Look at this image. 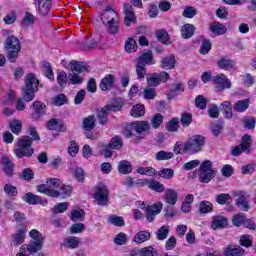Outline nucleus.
I'll return each instance as SVG.
<instances>
[{
	"mask_svg": "<svg viewBox=\"0 0 256 256\" xmlns=\"http://www.w3.org/2000/svg\"><path fill=\"white\" fill-rule=\"evenodd\" d=\"M159 177H162V179H167L168 181H171L175 175V171L171 168H164L158 172Z\"/></svg>",
	"mask_w": 256,
	"mask_h": 256,
	"instance_id": "obj_48",
	"label": "nucleus"
},
{
	"mask_svg": "<svg viewBox=\"0 0 256 256\" xmlns=\"http://www.w3.org/2000/svg\"><path fill=\"white\" fill-rule=\"evenodd\" d=\"M79 245H81V239L75 236H70L64 240V247L67 249H77Z\"/></svg>",
	"mask_w": 256,
	"mask_h": 256,
	"instance_id": "obj_34",
	"label": "nucleus"
},
{
	"mask_svg": "<svg viewBox=\"0 0 256 256\" xmlns=\"http://www.w3.org/2000/svg\"><path fill=\"white\" fill-rule=\"evenodd\" d=\"M137 173L139 175H148V177H153V175H157V170L153 167H139L137 169Z\"/></svg>",
	"mask_w": 256,
	"mask_h": 256,
	"instance_id": "obj_49",
	"label": "nucleus"
},
{
	"mask_svg": "<svg viewBox=\"0 0 256 256\" xmlns=\"http://www.w3.org/2000/svg\"><path fill=\"white\" fill-rule=\"evenodd\" d=\"M41 65L43 75H45L47 79H50V81H55V75L53 74V68L51 67V63L43 61Z\"/></svg>",
	"mask_w": 256,
	"mask_h": 256,
	"instance_id": "obj_31",
	"label": "nucleus"
},
{
	"mask_svg": "<svg viewBox=\"0 0 256 256\" xmlns=\"http://www.w3.org/2000/svg\"><path fill=\"white\" fill-rule=\"evenodd\" d=\"M169 80V73L163 71L160 73H152L147 76V84L149 87H158L161 83Z\"/></svg>",
	"mask_w": 256,
	"mask_h": 256,
	"instance_id": "obj_11",
	"label": "nucleus"
},
{
	"mask_svg": "<svg viewBox=\"0 0 256 256\" xmlns=\"http://www.w3.org/2000/svg\"><path fill=\"white\" fill-rule=\"evenodd\" d=\"M60 180L58 178H49L46 184L37 186V192L48 195V197H57L55 189H59Z\"/></svg>",
	"mask_w": 256,
	"mask_h": 256,
	"instance_id": "obj_7",
	"label": "nucleus"
},
{
	"mask_svg": "<svg viewBox=\"0 0 256 256\" xmlns=\"http://www.w3.org/2000/svg\"><path fill=\"white\" fill-rule=\"evenodd\" d=\"M70 67H71V71L72 73H85V71H87V66H85V64H83V62H76V61H72L70 62Z\"/></svg>",
	"mask_w": 256,
	"mask_h": 256,
	"instance_id": "obj_39",
	"label": "nucleus"
},
{
	"mask_svg": "<svg viewBox=\"0 0 256 256\" xmlns=\"http://www.w3.org/2000/svg\"><path fill=\"white\" fill-rule=\"evenodd\" d=\"M111 149H121L123 147V140L119 136H115L111 139L109 145Z\"/></svg>",
	"mask_w": 256,
	"mask_h": 256,
	"instance_id": "obj_55",
	"label": "nucleus"
},
{
	"mask_svg": "<svg viewBox=\"0 0 256 256\" xmlns=\"http://www.w3.org/2000/svg\"><path fill=\"white\" fill-rule=\"evenodd\" d=\"M4 192L8 197H17V187L13 186L12 184H5L4 185Z\"/></svg>",
	"mask_w": 256,
	"mask_h": 256,
	"instance_id": "obj_61",
	"label": "nucleus"
},
{
	"mask_svg": "<svg viewBox=\"0 0 256 256\" xmlns=\"http://www.w3.org/2000/svg\"><path fill=\"white\" fill-rule=\"evenodd\" d=\"M56 81L60 87H67V72L61 71L57 74Z\"/></svg>",
	"mask_w": 256,
	"mask_h": 256,
	"instance_id": "obj_59",
	"label": "nucleus"
},
{
	"mask_svg": "<svg viewBox=\"0 0 256 256\" xmlns=\"http://www.w3.org/2000/svg\"><path fill=\"white\" fill-rule=\"evenodd\" d=\"M22 199L28 203V205H43V207L47 205V200H44L40 196H37L31 192L26 193Z\"/></svg>",
	"mask_w": 256,
	"mask_h": 256,
	"instance_id": "obj_15",
	"label": "nucleus"
},
{
	"mask_svg": "<svg viewBox=\"0 0 256 256\" xmlns=\"http://www.w3.org/2000/svg\"><path fill=\"white\" fill-rule=\"evenodd\" d=\"M121 109V106L119 105H107L104 108H101L97 111V119L101 125H107V117L109 115V111H119Z\"/></svg>",
	"mask_w": 256,
	"mask_h": 256,
	"instance_id": "obj_13",
	"label": "nucleus"
},
{
	"mask_svg": "<svg viewBox=\"0 0 256 256\" xmlns=\"http://www.w3.org/2000/svg\"><path fill=\"white\" fill-rule=\"evenodd\" d=\"M199 211L202 215L211 213V211H213V204L209 201L204 200L199 204Z\"/></svg>",
	"mask_w": 256,
	"mask_h": 256,
	"instance_id": "obj_43",
	"label": "nucleus"
},
{
	"mask_svg": "<svg viewBox=\"0 0 256 256\" xmlns=\"http://www.w3.org/2000/svg\"><path fill=\"white\" fill-rule=\"evenodd\" d=\"M68 79L72 85H81L83 83V76L77 72L70 73Z\"/></svg>",
	"mask_w": 256,
	"mask_h": 256,
	"instance_id": "obj_47",
	"label": "nucleus"
},
{
	"mask_svg": "<svg viewBox=\"0 0 256 256\" xmlns=\"http://www.w3.org/2000/svg\"><path fill=\"white\" fill-rule=\"evenodd\" d=\"M245 255V249L241 246L228 245L224 248V256H243Z\"/></svg>",
	"mask_w": 256,
	"mask_h": 256,
	"instance_id": "obj_21",
	"label": "nucleus"
},
{
	"mask_svg": "<svg viewBox=\"0 0 256 256\" xmlns=\"http://www.w3.org/2000/svg\"><path fill=\"white\" fill-rule=\"evenodd\" d=\"M142 185H146L148 189L155 191L156 193H163L165 191V185L161 184V182L153 179H143Z\"/></svg>",
	"mask_w": 256,
	"mask_h": 256,
	"instance_id": "obj_16",
	"label": "nucleus"
},
{
	"mask_svg": "<svg viewBox=\"0 0 256 256\" xmlns=\"http://www.w3.org/2000/svg\"><path fill=\"white\" fill-rule=\"evenodd\" d=\"M133 166L131 165V162L127 160H121L118 163V173L121 175H129V173H132Z\"/></svg>",
	"mask_w": 256,
	"mask_h": 256,
	"instance_id": "obj_27",
	"label": "nucleus"
},
{
	"mask_svg": "<svg viewBox=\"0 0 256 256\" xmlns=\"http://www.w3.org/2000/svg\"><path fill=\"white\" fill-rule=\"evenodd\" d=\"M25 235H27V228H20L12 235V243L19 247L25 243Z\"/></svg>",
	"mask_w": 256,
	"mask_h": 256,
	"instance_id": "obj_22",
	"label": "nucleus"
},
{
	"mask_svg": "<svg viewBox=\"0 0 256 256\" xmlns=\"http://www.w3.org/2000/svg\"><path fill=\"white\" fill-rule=\"evenodd\" d=\"M117 19L119 18L117 17V12L114 10H106L101 15V21L104 23V25H107L113 21H117Z\"/></svg>",
	"mask_w": 256,
	"mask_h": 256,
	"instance_id": "obj_26",
	"label": "nucleus"
},
{
	"mask_svg": "<svg viewBox=\"0 0 256 256\" xmlns=\"http://www.w3.org/2000/svg\"><path fill=\"white\" fill-rule=\"evenodd\" d=\"M174 154L173 152H167L164 150H161L156 153L155 159L156 161H168V159H173Z\"/></svg>",
	"mask_w": 256,
	"mask_h": 256,
	"instance_id": "obj_44",
	"label": "nucleus"
},
{
	"mask_svg": "<svg viewBox=\"0 0 256 256\" xmlns=\"http://www.w3.org/2000/svg\"><path fill=\"white\" fill-rule=\"evenodd\" d=\"M108 223L114 225L115 227H123L125 225V220L121 216L110 215L108 217Z\"/></svg>",
	"mask_w": 256,
	"mask_h": 256,
	"instance_id": "obj_41",
	"label": "nucleus"
},
{
	"mask_svg": "<svg viewBox=\"0 0 256 256\" xmlns=\"http://www.w3.org/2000/svg\"><path fill=\"white\" fill-rule=\"evenodd\" d=\"M38 87L39 80L37 79V77H35V74H28L25 81V88L22 92V97L24 101H26L27 103L33 101V99H35V91H37Z\"/></svg>",
	"mask_w": 256,
	"mask_h": 256,
	"instance_id": "obj_3",
	"label": "nucleus"
},
{
	"mask_svg": "<svg viewBox=\"0 0 256 256\" xmlns=\"http://www.w3.org/2000/svg\"><path fill=\"white\" fill-rule=\"evenodd\" d=\"M93 197L98 205L106 207L107 203H109V190L107 186H105V184H98L94 188Z\"/></svg>",
	"mask_w": 256,
	"mask_h": 256,
	"instance_id": "obj_9",
	"label": "nucleus"
},
{
	"mask_svg": "<svg viewBox=\"0 0 256 256\" xmlns=\"http://www.w3.org/2000/svg\"><path fill=\"white\" fill-rule=\"evenodd\" d=\"M228 225V220L225 216H214L212 218L211 227L213 231H217V229H225Z\"/></svg>",
	"mask_w": 256,
	"mask_h": 256,
	"instance_id": "obj_23",
	"label": "nucleus"
},
{
	"mask_svg": "<svg viewBox=\"0 0 256 256\" xmlns=\"http://www.w3.org/2000/svg\"><path fill=\"white\" fill-rule=\"evenodd\" d=\"M217 170L213 168V162L204 160L198 169V177L200 183H209L211 179H215Z\"/></svg>",
	"mask_w": 256,
	"mask_h": 256,
	"instance_id": "obj_4",
	"label": "nucleus"
},
{
	"mask_svg": "<svg viewBox=\"0 0 256 256\" xmlns=\"http://www.w3.org/2000/svg\"><path fill=\"white\" fill-rule=\"evenodd\" d=\"M114 243L116 245H125L127 243V234L120 232L114 238Z\"/></svg>",
	"mask_w": 256,
	"mask_h": 256,
	"instance_id": "obj_64",
	"label": "nucleus"
},
{
	"mask_svg": "<svg viewBox=\"0 0 256 256\" xmlns=\"http://www.w3.org/2000/svg\"><path fill=\"white\" fill-rule=\"evenodd\" d=\"M249 103H250L249 99L238 100L234 104L233 109L237 113H245V111H247V109H249Z\"/></svg>",
	"mask_w": 256,
	"mask_h": 256,
	"instance_id": "obj_33",
	"label": "nucleus"
},
{
	"mask_svg": "<svg viewBox=\"0 0 256 256\" xmlns=\"http://www.w3.org/2000/svg\"><path fill=\"white\" fill-rule=\"evenodd\" d=\"M38 13L42 16L48 15L51 11V0H38Z\"/></svg>",
	"mask_w": 256,
	"mask_h": 256,
	"instance_id": "obj_30",
	"label": "nucleus"
},
{
	"mask_svg": "<svg viewBox=\"0 0 256 256\" xmlns=\"http://www.w3.org/2000/svg\"><path fill=\"white\" fill-rule=\"evenodd\" d=\"M136 75L138 79H145L147 68L142 63H136Z\"/></svg>",
	"mask_w": 256,
	"mask_h": 256,
	"instance_id": "obj_56",
	"label": "nucleus"
},
{
	"mask_svg": "<svg viewBox=\"0 0 256 256\" xmlns=\"http://www.w3.org/2000/svg\"><path fill=\"white\" fill-rule=\"evenodd\" d=\"M203 145H205V138L203 136H193L184 143V151L190 155H195L201 151Z\"/></svg>",
	"mask_w": 256,
	"mask_h": 256,
	"instance_id": "obj_8",
	"label": "nucleus"
},
{
	"mask_svg": "<svg viewBox=\"0 0 256 256\" xmlns=\"http://www.w3.org/2000/svg\"><path fill=\"white\" fill-rule=\"evenodd\" d=\"M164 201L167 205H177V201H179V194L175 189L167 188L164 193Z\"/></svg>",
	"mask_w": 256,
	"mask_h": 256,
	"instance_id": "obj_19",
	"label": "nucleus"
},
{
	"mask_svg": "<svg viewBox=\"0 0 256 256\" xmlns=\"http://www.w3.org/2000/svg\"><path fill=\"white\" fill-rule=\"evenodd\" d=\"M182 15L186 19H193V17H195V15H197V9H195V7H193V6H186L182 12Z\"/></svg>",
	"mask_w": 256,
	"mask_h": 256,
	"instance_id": "obj_51",
	"label": "nucleus"
},
{
	"mask_svg": "<svg viewBox=\"0 0 256 256\" xmlns=\"http://www.w3.org/2000/svg\"><path fill=\"white\" fill-rule=\"evenodd\" d=\"M58 188L59 190L54 189V193H57V196H53V197L55 198L62 197V199H66V197H71V186L60 184Z\"/></svg>",
	"mask_w": 256,
	"mask_h": 256,
	"instance_id": "obj_28",
	"label": "nucleus"
},
{
	"mask_svg": "<svg viewBox=\"0 0 256 256\" xmlns=\"http://www.w3.org/2000/svg\"><path fill=\"white\" fill-rule=\"evenodd\" d=\"M125 51L133 53L137 51V42L133 38H129L125 43Z\"/></svg>",
	"mask_w": 256,
	"mask_h": 256,
	"instance_id": "obj_53",
	"label": "nucleus"
},
{
	"mask_svg": "<svg viewBox=\"0 0 256 256\" xmlns=\"http://www.w3.org/2000/svg\"><path fill=\"white\" fill-rule=\"evenodd\" d=\"M67 209H69V203H67V202H61V203H58V204H56L54 207H53V209H52V211H53V213H65V211L67 210Z\"/></svg>",
	"mask_w": 256,
	"mask_h": 256,
	"instance_id": "obj_62",
	"label": "nucleus"
},
{
	"mask_svg": "<svg viewBox=\"0 0 256 256\" xmlns=\"http://www.w3.org/2000/svg\"><path fill=\"white\" fill-rule=\"evenodd\" d=\"M2 167H3L4 172L6 173V175H12L13 174V163L6 156L2 157Z\"/></svg>",
	"mask_w": 256,
	"mask_h": 256,
	"instance_id": "obj_42",
	"label": "nucleus"
},
{
	"mask_svg": "<svg viewBox=\"0 0 256 256\" xmlns=\"http://www.w3.org/2000/svg\"><path fill=\"white\" fill-rule=\"evenodd\" d=\"M220 107L226 119H231L233 117V105H231L230 101L222 102Z\"/></svg>",
	"mask_w": 256,
	"mask_h": 256,
	"instance_id": "obj_32",
	"label": "nucleus"
},
{
	"mask_svg": "<svg viewBox=\"0 0 256 256\" xmlns=\"http://www.w3.org/2000/svg\"><path fill=\"white\" fill-rule=\"evenodd\" d=\"M169 231H170L169 225L161 226L156 231V239H158V241H165V239H167V235H169Z\"/></svg>",
	"mask_w": 256,
	"mask_h": 256,
	"instance_id": "obj_40",
	"label": "nucleus"
},
{
	"mask_svg": "<svg viewBox=\"0 0 256 256\" xmlns=\"http://www.w3.org/2000/svg\"><path fill=\"white\" fill-rule=\"evenodd\" d=\"M95 116L90 115L83 119L82 128L84 131H93L95 129Z\"/></svg>",
	"mask_w": 256,
	"mask_h": 256,
	"instance_id": "obj_37",
	"label": "nucleus"
},
{
	"mask_svg": "<svg viewBox=\"0 0 256 256\" xmlns=\"http://www.w3.org/2000/svg\"><path fill=\"white\" fill-rule=\"evenodd\" d=\"M151 124L154 129H159V127H161V125L163 124V116L160 113L154 114L151 119Z\"/></svg>",
	"mask_w": 256,
	"mask_h": 256,
	"instance_id": "obj_54",
	"label": "nucleus"
},
{
	"mask_svg": "<svg viewBox=\"0 0 256 256\" xmlns=\"http://www.w3.org/2000/svg\"><path fill=\"white\" fill-rule=\"evenodd\" d=\"M106 27L111 35H117V33H119V19L108 22V24H106Z\"/></svg>",
	"mask_w": 256,
	"mask_h": 256,
	"instance_id": "obj_50",
	"label": "nucleus"
},
{
	"mask_svg": "<svg viewBox=\"0 0 256 256\" xmlns=\"http://www.w3.org/2000/svg\"><path fill=\"white\" fill-rule=\"evenodd\" d=\"M239 245L246 248L253 247V237L248 234L242 235L239 240Z\"/></svg>",
	"mask_w": 256,
	"mask_h": 256,
	"instance_id": "obj_46",
	"label": "nucleus"
},
{
	"mask_svg": "<svg viewBox=\"0 0 256 256\" xmlns=\"http://www.w3.org/2000/svg\"><path fill=\"white\" fill-rule=\"evenodd\" d=\"M130 113L132 117H143V115H145V106L142 104H137L133 106Z\"/></svg>",
	"mask_w": 256,
	"mask_h": 256,
	"instance_id": "obj_45",
	"label": "nucleus"
},
{
	"mask_svg": "<svg viewBox=\"0 0 256 256\" xmlns=\"http://www.w3.org/2000/svg\"><path fill=\"white\" fill-rule=\"evenodd\" d=\"M5 49L8 52V61L15 63L21 51V42L15 36H8L5 40Z\"/></svg>",
	"mask_w": 256,
	"mask_h": 256,
	"instance_id": "obj_5",
	"label": "nucleus"
},
{
	"mask_svg": "<svg viewBox=\"0 0 256 256\" xmlns=\"http://www.w3.org/2000/svg\"><path fill=\"white\" fill-rule=\"evenodd\" d=\"M137 63H141L142 65H153L155 63L153 61V53L151 51L143 53L139 56Z\"/></svg>",
	"mask_w": 256,
	"mask_h": 256,
	"instance_id": "obj_38",
	"label": "nucleus"
},
{
	"mask_svg": "<svg viewBox=\"0 0 256 256\" xmlns=\"http://www.w3.org/2000/svg\"><path fill=\"white\" fill-rule=\"evenodd\" d=\"M101 91H111L115 87V76L113 74H107L99 84Z\"/></svg>",
	"mask_w": 256,
	"mask_h": 256,
	"instance_id": "obj_18",
	"label": "nucleus"
},
{
	"mask_svg": "<svg viewBox=\"0 0 256 256\" xmlns=\"http://www.w3.org/2000/svg\"><path fill=\"white\" fill-rule=\"evenodd\" d=\"M231 153L233 157H239L242 153H251V136L249 134H245L242 137L241 144L234 147Z\"/></svg>",
	"mask_w": 256,
	"mask_h": 256,
	"instance_id": "obj_10",
	"label": "nucleus"
},
{
	"mask_svg": "<svg viewBox=\"0 0 256 256\" xmlns=\"http://www.w3.org/2000/svg\"><path fill=\"white\" fill-rule=\"evenodd\" d=\"M195 34V26L193 24H185L181 29V36L183 39H191Z\"/></svg>",
	"mask_w": 256,
	"mask_h": 256,
	"instance_id": "obj_36",
	"label": "nucleus"
},
{
	"mask_svg": "<svg viewBox=\"0 0 256 256\" xmlns=\"http://www.w3.org/2000/svg\"><path fill=\"white\" fill-rule=\"evenodd\" d=\"M160 63L162 69H175V55L171 54L170 56L162 57Z\"/></svg>",
	"mask_w": 256,
	"mask_h": 256,
	"instance_id": "obj_29",
	"label": "nucleus"
},
{
	"mask_svg": "<svg viewBox=\"0 0 256 256\" xmlns=\"http://www.w3.org/2000/svg\"><path fill=\"white\" fill-rule=\"evenodd\" d=\"M139 254L141 256H159V254L157 253V250L155 248H153L152 246H147L142 248L139 251Z\"/></svg>",
	"mask_w": 256,
	"mask_h": 256,
	"instance_id": "obj_52",
	"label": "nucleus"
},
{
	"mask_svg": "<svg viewBox=\"0 0 256 256\" xmlns=\"http://www.w3.org/2000/svg\"><path fill=\"white\" fill-rule=\"evenodd\" d=\"M149 239H151V233L144 230L136 233L133 241L139 245L141 243H145V241H149Z\"/></svg>",
	"mask_w": 256,
	"mask_h": 256,
	"instance_id": "obj_35",
	"label": "nucleus"
},
{
	"mask_svg": "<svg viewBox=\"0 0 256 256\" xmlns=\"http://www.w3.org/2000/svg\"><path fill=\"white\" fill-rule=\"evenodd\" d=\"M158 41H161L165 45H169V34L165 30H159L156 32Z\"/></svg>",
	"mask_w": 256,
	"mask_h": 256,
	"instance_id": "obj_57",
	"label": "nucleus"
},
{
	"mask_svg": "<svg viewBox=\"0 0 256 256\" xmlns=\"http://www.w3.org/2000/svg\"><path fill=\"white\" fill-rule=\"evenodd\" d=\"M209 31L212 33L213 37H218L219 35H225L227 33V27L221 22H211L209 24Z\"/></svg>",
	"mask_w": 256,
	"mask_h": 256,
	"instance_id": "obj_17",
	"label": "nucleus"
},
{
	"mask_svg": "<svg viewBox=\"0 0 256 256\" xmlns=\"http://www.w3.org/2000/svg\"><path fill=\"white\" fill-rule=\"evenodd\" d=\"M246 195L245 191L234 192V197H236L235 205L240 208V211H249L251 209Z\"/></svg>",
	"mask_w": 256,
	"mask_h": 256,
	"instance_id": "obj_14",
	"label": "nucleus"
},
{
	"mask_svg": "<svg viewBox=\"0 0 256 256\" xmlns=\"http://www.w3.org/2000/svg\"><path fill=\"white\" fill-rule=\"evenodd\" d=\"M212 82L214 85H216L217 91H225V89H231V80H229L225 74H218L212 77Z\"/></svg>",
	"mask_w": 256,
	"mask_h": 256,
	"instance_id": "obj_12",
	"label": "nucleus"
},
{
	"mask_svg": "<svg viewBox=\"0 0 256 256\" xmlns=\"http://www.w3.org/2000/svg\"><path fill=\"white\" fill-rule=\"evenodd\" d=\"M132 124V130H134V133L137 135H141V133H145V131H149V122L147 121H139V122H133Z\"/></svg>",
	"mask_w": 256,
	"mask_h": 256,
	"instance_id": "obj_25",
	"label": "nucleus"
},
{
	"mask_svg": "<svg viewBox=\"0 0 256 256\" xmlns=\"http://www.w3.org/2000/svg\"><path fill=\"white\" fill-rule=\"evenodd\" d=\"M33 145V140L29 136H23L22 138L18 139L14 153L18 159H23V157H31L35 150L31 148Z\"/></svg>",
	"mask_w": 256,
	"mask_h": 256,
	"instance_id": "obj_2",
	"label": "nucleus"
},
{
	"mask_svg": "<svg viewBox=\"0 0 256 256\" xmlns=\"http://www.w3.org/2000/svg\"><path fill=\"white\" fill-rule=\"evenodd\" d=\"M195 103L198 109H207V99H205L203 95H198L196 97Z\"/></svg>",
	"mask_w": 256,
	"mask_h": 256,
	"instance_id": "obj_63",
	"label": "nucleus"
},
{
	"mask_svg": "<svg viewBox=\"0 0 256 256\" xmlns=\"http://www.w3.org/2000/svg\"><path fill=\"white\" fill-rule=\"evenodd\" d=\"M29 237L32 238L30 244H24L21 246V251L23 253H37V251H41V248L43 247V234L39 232L37 229H32L29 232Z\"/></svg>",
	"mask_w": 256,
	"mask_h": 256,
	"instance_id": "obj_1",
	"label": "nucleus"
},
{
	"mask_svg": "<svg viewBox=\"0 0 256 256\" xmlns=\"http://www.w3.org/2000/svg\"><path fill=\"white\" fill-rule=\"evenodd\" d=\"M166 129L167 131H169L170 133H175L176 131H178L179 129V120L173 118L172 120H170L167 125H166Z\"/></svg>",
	"mask_w": 256,
	"mask_h": 256,
	"instance_id": "obj_60",
	"label": "nucleus"
},
{
	"mask_svg": "<svg viewBox=\"0 0 256 256\" xmlns=\"http://www.w3.org/2000/svg\"><path fill=\"white\" fill-rule=\"evenodd\" d=\"M217 65L223 71H233L235 69V60H231L229 58H221Z\"/></svg>",
	"mask_w": 256,
	"mask_h": 256,
	"instance_id": "obj_24",
	"label": "nucleus"
},
{
	"mask_svg": "<svg viewBox=\"0 0 256 256\" xmlns=\"http://www.w3.org/2000/svg\"><path fill=\"white\" fill-rule=\"evenodd\" d=\"M85 219V211L84 210H74L71 213V220L74 222L83 221Z\"/></svg>",
	"mask_w": 256,
	"mask_h": 256,
	"instance_id": "obj_58",
	"label": "nucleus"
},
{
	"mask_svg": "<svg viewBox=\"0 0 256 256\" xmlns=\"http://www.w3.org/2000/svg\"><path fill=\"white\" fill-rule=\"evenodd\" d=\"M137 206L139 209H142V211H145L146 213V218L149 223L155 220V217L161 213V210L163 209V202H158L155 203L152 206H146L145 202L143 201H138L136 202Z\"/></svg>",
	"mask_w": 256,
	"mask_h": 256,
	"instance_id": "obj_6",
	"label": "nucleus"
},
{
	"mask_svg": "<svg viewBox=\"0 0 256 256\" xmlns=\"http://www.w3.org/2000/svg\"><path fill=\"white\" fill-rule=\"evenodd\" d=\"M125 18H124V24L126 27H131V23H137V17H135V12L132 10L131 5L125 4Z\"/></svg>",
	"mask_w": 256,
	"mask_h": 256,
	"instance_id": "obj_20",
	"label": "nucleus"
}]
</instances>
